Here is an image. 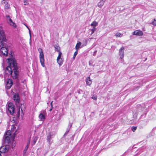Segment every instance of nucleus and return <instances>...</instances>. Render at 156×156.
<instances>
[{
	"instance_id": "nucleus-1",
	"label": "nucleus",
	"mask_w": 156,
	"mask_h": 156,
	"mask_svg": "<svg viewBox=\"0 0 156 156\" xmlns=\"http://www.w3.org/2000/svg\"><path fill=\"white\" fill-rule=\"evenodd\" d=\"M8 60L9 66L6 67L5 69L4 75L6 76L10 75L13 79H16L18 76L19 71L16 61L12 58H8Z\"/></svg>"
},
{
	"instance_id": "nucleus-2",
	"label": "nucleus",
	"mask_w": 156,
	"mask_h": 156,
	"mask_svg": "<svg viewBox=\"0 0 156 156\" xmlns=\"http://www.w3.org/2000/svg\"><path fill=\"white\" fill-rule=\"evenodd\" d=\"M6 39L4 34V31L2 30L1 28H0V49H1V52H2L3 50L6 51V49L2 46H7V44L5 43Z\"/></svg>"
},
{
	"instance_id": "nucleus-3",
	"label": "nucleus",
	"mask_w": 156,
	"mask_h": 156,
	"mask_svg": "<svg viewBox=\"0 0 156 156\" xmlns=\"http://www.w3.org/2000/svg\"><path fill=\"white\" fill-rule=\"evenodd\" d=\"M8 111L11 115H13L15 112V108L14 105L12 103L8 104L7 107Z\"/></svg>"
},
{
	"instance_id": "nucleus-4",
	"label": "nucleus",
	"mask_w": 156,
	"mask_h": 156,
	"mask_svg": "<svg viewBox=\"0 0 156 156\" xmlns=\"http://www.w3.org/2000/svg\"><path fill=\"white\" fill-rule=\"evenodd\" d=\"M62 53L61 52H59L58 54V56L57 59V61L59 65V66H60L62 65L64 62V59L62 58Z\"/></svg>"
},
{
	"instance_id": "nucleus-5",
	"label": "nucleus",
	"mask_w": 156,
	"mask_h": 156,
	"mask_svg": "<svg viewBox=\"0 0 156 156\" xmlns=\"http://www.w3.org/2000/svg\"><path fill=\"white\" fill-rule=\"evenodd\" d=\"M6 20L8 23L9 24L13 26L14 27H16V23L14 22H13L12 20L10 18V16L9 15H6Z\"/></svg>"
},
{
	"instance_id": "nucleus-6",
	"label": "nucleus",
	"mask_w": 156,
	"mask_h": 156,
	"mask_svg": "<svg viewBox=\"0 0 156 156\" xmlns=\"http://www.w3.org/2000/svg\"><path fill=\"white\" fill-rule=\"evenodd\" d=\"M54 134L51 133H49L47 137V140L49 144L51 145L52 143L53 140H51V139L53 137Z\"/></svg>"
},
{
	"instance_id": "nucleus-7",
	"label": "nucleus",
	"mask_w": 156,
	"mask_h": 156,
	"mask_svg": "<svg viewBox=\"0 0 156 156\" xmlns=\"http://www.w3.org/2000/svg\"><path fill=\"white\" fill-rule=\"evenodd\" d=\"M9 148V146L8 145H6L1 147L0 148V152L4 153L7 152Z\"/></svg>"
},
{
	"instance_id": "nucleus-8",
	"label": "nucleus",
	"mask_w": 156,
	"mask_h": 156,
	"mask_svg": "<svg viewBox=\"0 0 156 156\" xmlns=\"http://www.w3.org/2000/svg\"><path fill=\"white\" fill-rule=\"evenodd\" d=\"M13 84L12 80L11 79H9L7 80L6 82L5 87L7 89H9Z\"/></svg>"
},
{
	"instance_id": "nucleus-9",
	"label": "nucleus",
	"mask_w": 156,
	"mask_h": 156,
	"mask_svg": "<svg viewBox=\"0 0 156 156\" xmlns=\"http://www.w3.org/2000/svg\"><path fill=\"white\" fill-rule=\"evenodd\" d=\"M13 98L14 100L16 102V105H17L20 101V98L19 95L17 94H15L13 96Z\"/></svg>"
},
{
	"instance_id": "nucleus-10",
	"label": "nucleus",
	"mask_w": 156,
	"mask_h": 156,
	"mask_svg": "<svg viewBox=\"0 0 156 156\" xmlns=\"http://www.w3.org/2000/svg\"><path fill=\"white\" fill-rule=\"evenodd\" d=\"M6 47V46H5L2 47H4V48H5L6 50V51H5V50H3L2 51V53L1 52V49H0V56H7L8 52L7 49Z\"/></svg>"
},
{
	"instance_id": "nucleus-11",
	"label": "nucleus",
	"mask_w": 156,
	"mask_h": 156,
	"mask_svg": "<svg viewBox=\"0 0 156 156\" xmlns=\"http://www.w3.org/2000/svg\"><path fill=\"white\" fill-rule=\"evenodd\" d=\"M124 48L122 47L119 50V55L121 59L123 58L124 57Z\"/></svg>"
},
{
	"instance_id": "nucleus-12",
	"label": "nucleus",
	"mask_w": 156,
	"mask_h": 156,
	"mask_svg": "<svg viewBox=\"0 0 156 156\" xmlns=\"http://www.w3.org/2000/svg\"><path fill=\"white\" fill-rule=\"evenodd\" d=\"M46 114L45 112L43 111L39 115V119L41 121H43L45 119L44 114Z\"/></svg>"
},
{
	"instance_id": "nucleus-13",
	"label": "nucleus",
	"mask_w": 156,
	"mask_h": 156,
	"mask_svg": "<svg viewBox=\"0 0 156 156\" xmlns=\"http://www.w3.org/2000/svg\"><path fill=\"white\" fill-rule=\"evenodd\" d=\"M5 144L8 145L10 142V136H4Z\"/></svg>"
},
{
	"instance_id": "nucleus-14",
	"label": "nucleus",
	"mask_w": 156,
	"mask_h": 156,
	"mask_svg": "<svg viewBox=\"0 0 156 156\" xmlns=\"http://www.w3.org/2000/svg\"><path fill=\"white\" fill-rule=\"evenodd\" d=\"M133 35H138V36H141L143 34V32L139 30H136L133 32Z\"/></svg>"
},
{
	"instance_id": "nucleus-15",
	"label": "nucleus",
	"mask_w": 156,
	"mask_h": 156,
	"mask_svg": "<svg viewBox=\"0 0 156 156\" xmlns=\"http://www.w3.org/2000/svg\"><path fill=\"white\" fill-rule=\"evenodd\" d=\"M86 84L87 85H90L92 83V81L90 79V76L87 77L86 79Z\"/></svg>"
},
{
	"instance_id": "nucleus-16",
	"label": "nucleus",
	"mask_w": 156,
	"mask_h": 156,
	"mask_svg": "<svg viewBox=\"0 0 156 156\" xmlns=\"http://www.w3.org/2000/svg\"><path fill=\"white\" fill-rule=\"evenodd\" d=\"M39 58H40V62L41 63V65L43 67H44V55L42 56H39Z\"/></svg>"
},
{
	"instance_id": "nucleus-17",
	"label": "nucleus",
	"mask_w": 156,
	"mask_h": 156,
	"mask_svg": "<svg viewBox=\"0 0 156 156\" xmlns=\"http://www.w3.org/2000/svg\"><path fill=\"white\" fill-rule=\"evenodd\" d=\"M2 4H5V7L6 8H8L9 7L8 5V0H2Z\"/></svg>"
},
{
	"instance_id": "nucleus-18",
	"label": "nucleus",
	"mask_w": 156,
	"mask_h": 156,
	"mask_svg": "<svg viewBox=\"0 0 156 156\" xmlns=\"http://www.w3.org/2000/svg\"><path fill=\"white\" fill-rule=\"evenodd\" d=\"M81 44V42H78L76 44V47H75V48L76 51L78 50L80 48V46Z\"/></svg>"
},
{
	"instance_id": "nucleus-19",
	"label": "nucleus",
	"mask_w": 156,
	"mask_h": 156,
	"mask_svg": "<svg viewBox=\"0 0 156 156\" xmlns=\"http://www.w3.org/2000/svg\"><path fill=\"white\" fill-rule=\"evenodd\" d=\"M98 23L95 21H93L91 24V26L93 27H95L97 25Z\"/></svg>"
},
{
	"instance_id": "nucleus-20",
	"label": "nucleus",
	"mask_w": 156,
	"mask_h": 156,
	"mask_svg": "<svg viewBox=\"0 0 156 156\" xmlns=\"http://www.w3.org/2000/svg\"><path fill=\"white\" fill-rule=\"evenodd\" d=\"M12 133L11 131L10 130H8L6 133L5 135L4 136H11Z\"/></svg>"
},
{
	"instance_id": "nucleus-21",
	"label": "nucleus",
	"mask_w": 156,
	"mask_h": 156,
	"mask_svg": "<svg viewBox=\"0 0 156 156\" xmlns=\"http://www.w3.org/2000/svg\"><path fill=\"white\" fill-rule=\"evenodd\" d=\"M123 34H121L120 33H117L115 35V36L116 37H121L122 36Z\"/></svg>"
},
{
	"instance_id": "nucleus-22",
	"label": "nucleus",
	"mask_w": 156,
	"mask_h": 156,
	"mask_svg": "<svg viewBox=\"0 0 156 156\" xmlns=\"http://www.w3.org/2000/svg\"><path fill=\"white\" fill-rule=\"evenodd\" d=\"M38 51L40 53L39 56H42L44 55V54L43 53V51L42 50L41 48H39L38 49Z\"/></svg>"
},
{
	"instance_id": "nucleus-23",
	"label": "nucleus",
	"mask_w": 156,
	"mask_h": 156,
	"mask_svg": "<svg viewBox=\"0 0 156 156\" xmlns=\"http://www.w3.org/2000/svg\"><path fill=\"white\" fill-rule=\"evenodd\" d=\"M55 50L58 52V54L59 53V52H61L60 51V47L58 46L57 45H55Z\"/></svg>"
},
{
	"instance_id": "nucleus-24",
	"label": "nucleus",
	"mask_w": 156,
	"mask_h": 156,
	"mask_svg": "<svg viewBox=\"0 0 156 156\" xmlns=\"http://www.w3.org/2000/svg\"><path fill=\"white\" fill-rule=\"evenodd\" d=\"M104 5L103 3H102L100 1L98 3V6L100 8H101Z\"/></svg>"
},
{
	"instance_id": "nucleus-25",
	"label": "nucleus",
	"mask_w": 156,
	"mask_h": 156,
	"mask_svg": "<svg viewBox=\"0 0 156 156\" xmlns=\"http://www.w3.org/2000/svg\"><path fill=\"white\" fill-rule=\"evenodd\" d=\"M36 141H37V139L35 138H34L33 141H32L31 142V144L32 145H34L35 144V143L36 142Z\"/></svg>"
},
{
	"instance_id": "nucleus-26",
	"label": "nucleus",
	"mask_w": 156,
	"mask_h": 156,
	"mask_svg": "<svg viewBox=\"0 0 156 156\" xmlns=\"http://www.w3.org/2000/svg\"><path fill=\"white\" fill-rule=\"evenodd\" d=\"M77 53H78V51L76 50V51L74 52V54L73 56V59H74L75 58L77 54Z\"/></svg>"
},
{
	"instance_id": "nucleus-27",
	"label": "nucleus",
	"mask_w": 156,
	"mask_h": 156,
	"mask_svg": "<svg viewBox=\"0 0 156 156\" xmlns=\"http://www.w3.org/2000/svg\"><path fill=\"white\" fill-rule=\"evenodd\" d=\"M23 2L24 3V5H27L28 4V1L27 0H23Z\"/></svg>"
},
{
	"instance_id": "nucleus-28",
	"label": "nucleus",
	"mask_w": 156,
	"mask_h": 156,
	"mask_svg": "<svg viewBox=\"0 0 156 156\" xmlns=\"http://www.w3.org/2000/svg\"><path fill=\"white\" fill-rule=\"evenodd\" d=\"M136 126H133L132 128L131 129L133 132H134L136 129Z\"/></svg>"
},
{
	"instance_id": "nucleus-29",
	"label": "nucleus",
	"mask_w": 156,
	"mask_h": 156,
	"mask_svg": "<svg viewBox=\"0 0 156 156\" xmlns=\"http://www.w3.org/2000/svg\"><path fill=\"white\" fill-rule=\"evenodd\" d=\"M69 130H70L69 129H67L65 133V134H64V137L67 134H68V133L69 132Z\"/></svg>"
},
{
	"instance_id": "nucleus-30",
	"label": "nucleus",
	"mask_w": 156,
	"mask_h": 156,
	"mask_svg": "<svg viewBox=\"0 0 156 156\" xmlns=\"http://www.w3.org/2000/svg\"><path fill=\"white\" fill-rule=\"evenodd\" d=\"M30 141V139L28 140L27 143V147H29V146Z\"/></svg>"
},
{
	"instance_id": "nucleus-31",
	"label": "nucleus",
	"mask_w": 156,
	"mask_h": 156,
	"mask_svg": "<svg viewBox=\"0 0 156 156\" xmlns=\"http://www.w3.org/2000/svg\"><path fill=\"white\" fill-rule=\"evenodd\" d=\"M152 23L153 25H156V20L155 19L154 20V21H152Z\"/></svg>"
},
{
	"instance_id": "nucleus-32",
	"label": "nucleus",
	"mask_w": 156,
	"mask_h": 156,
	"mask_svg": "<svg viewBox=\"0 0 156 156\" xmlns=\"http://www.w3.org/2000/svg\"><path fill=\"white\" fill-rule=\"evenodd\" d=\"M28 147H27V146H26V147H25V148L23 151L24 154H25V153H26V151L27 150V149H28Z\"/></svg>"
},
{
	"instance_id": "nucleus-33",
	"label": "nucleus",
	"mask_w": 156,
	"mask_h": 156,
	"mask_svg": "<svg viewBox=\"0 0 156 156\" xmlns=\"http://www.w3.org/2000/svg\"><path fill=\"white\" fill-rule=\"evenodd\" d=\"M96 30V29L95 27H93V28L91 30V31H92V33H93Z\"/></svg>"
},
{
	"instance_id": "nucleus-34",
	"label": "nucleus",
	"mask_w": 156,
	"mask_h": 156,
	"mask_svg": "<svg viewBox=\"0 0 156 156\" xmlns=\"http://www.w3.org/2000/svg\"><path fill=\"white\" fill-rule=\"evenodd\" d=\"M20 108H19V110L18 112H17V117H19L20 116Z\"/></svg>"
},
{
	"instance_id": "nucleus-35",
	"label": "nucleus",
	"mask_w": 156,
	"mask_h": 156,
	"mask_svg": "<svg viewBox=\"0 0 156 156\" xmlns=\"http://www.w3.org/2000/svg\"><path fill=\"white\" fill-rule=\"evenodd\" d=\"M72 123L69 122V126H68V127H69V129H70V128L72 126Z\"/></svg>"
},
{
	"instance_id": "nucleus-36",
	"label": "nucleus",
	"mask_w": 156,
	"mask_h": 156,
	"mask_svg": "<svg viewBox=\"0 0 156 156\" xmlns=\"http://www.w3.org/2000/svg\"><path fill=\"white\" fill-rule=\"evenodd\" d=\"M89 64L90 66H92V61H89Z\"/></svg>"
},
{
	"instance_id": "nucleus-37",
	"label": "nucleus",
	"mask_w": 156,
	"mask_h": 156,
	"mask_svg": "<svg viewBox=\"0 0 156 156\" xmlns=\"http://www.w3.org/2000/svg\"><path fill=\"white\" fill-rule=\"evenodd\" d=\"M92 98L94 100H96L97 99V96H93L92 97Z\"/></svg>"
},
{
	"instance_id": "nucleus-38",
	"label": "nucleus",
	"mask_w": 156,
	"mask_h": 156,
	"mask_svg": "<svg viewBox=\"0 0 156 156\" xmlns=\"http://www.w3.org/2000/svg\"><path fill=\"white\" fill-rule=\"evenodd\" d=\"M97 51L96 50L93 53V55L94 56H95L96 55V53H97Z\"/></svg>"
},
{
	"instance_id": "nucleus-39",
	"label": "nucleus",
	"mask_w": 156,
	"mask_h": 156,
	"mask_svg": "<svg viewBox=\"0 0 156 156\" xmlns=\"http://www.w3.org/2000/svg\"><path fill=\"white\" fill-rule=\"evenodd\" d=\"M26 26L27 27V28L28 29V30H29V34H30V37H31V34H30V29L27 26Z\"/></svg>"
},
{
	"instance_id": "nucleus-40",
	"label": "nucleus",
	"mask_w": 156,
	"mask_h": 156,
	"mask_svg": "<svg viewBox=\"0 0 156 156\" xmlns=\"http://www.w3.org/2000/svg\"><path fill=\"white\" fill-rule=\"evenodd\" d=\"M106 0H101V2L102 3H103L104 4V2H105Z\"/></svg>"
},
{
	"instance_id": "nucleus-41",
	"label": "nucleus",
	"mask_w": 156,
	"mask_h": 156,
	"mask_svg": "<svg viewBox=\"0 0 156 156\" xmlns=\"http://www.w3.org/2000/svg\"><path fill=\"white\" fill-rule=\"evenodd\" d=\"M52 103H53V101H51L50 104V105L51 106V107H52Z\"/></svg>"
},
{
	"instance_id": "nucleus-42",
	"label": "nucleus",
	"mask_w": 156,
	"mask_h": 156,
	"mask_svg": "<svg viewBox=\"0 0 156 156\" xmlns=\"http://www.w3.org/2000/svg\"><path fill=\"white\" fill-rule=\"evenodd\" d=\"M52 107H51V108L50 109V110H49V111H51L52 110Z\"/></svg>"
},
{
	"instance_id": "nucleus-43",
	"label": "nucleus",
	"mask_w": 156,
	"mask_h": 156,
	"mask_svg": "<svg viewBox=\"0 0 156 156\" xmlns=\"http://www.w3.org/2000/svg\"><path fill=\"white\" fill-rule=\"evenodd\" d=\"M0 156H1V153H0Z\"/></svg>"
},
{
	"instance_id": "nucleus-44",
	"label": "nucleus",
	"mask_w": 156,
	"mask_h": 156,
	"mask_svg": "<svg viewBox=\"0 0 156 156\" xmlns=\"http://www.w3.org/2000/svg\"><path fill=\"white\" fill-rule=\"evenodd\" d=\"M15 133L14 134L15 135Z\"/></svg>"
}]
</instances>
